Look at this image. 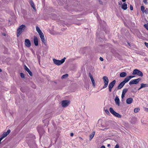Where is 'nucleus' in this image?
<instances>
[{
    "label": "nucleus",
    "mask_w": 148,
    "mask_h": 148,
    "mask_svg": "<svg viewBox=\"0 0 148 148\" xmlns=\"http://www.w3.org/2000/svg\"><path fill=\"white\" fill-rule=\"evenodd\" d=\"M95 134V132H93L90 135V140H91Z\"/></svg>",
    "instance_id": "22"
},
{
    "label": "nucleus",
    "mask_w": 148,
    "mask_h": 148,
    "mask_svg": "<svg viewBox=\"0 0 148 148\" xmlns=\"http://www.w3.org/2000/svg\"><path fill=\"white\" fill-rule=\"evenodd\" d=\"M71 101L70 100H65V107L68 106L70 103Z\"/></svg>",
    "instance_id": "21"
},
{
    "label": "nucleus",
    "mask_w": 148,
    "mask_h": 148,
    "mask_svg": "<svg viewBox=\"0 0 148 148\" xmlns=\"http://www.w3.org/2000/svg\"><path fill=\"white\" fill-rule=\"evenodd\" d=\"M115 102L116 104L119 106L120 105V100L117 96H116L115 99Z\"/></svg>",
    "instance_id": "16"
},
{
    "label": "nucleus",
    "mask_w": 148,
    "mask_h": 148,
    "mask_svg": "<svg viewBox=\"0 0 148 148\" xmlns=\"http://www.w3.org/2000/svg\"><path fill=\"white\" fill-rule=\"evenodd\" d=\"M43 122L44 123H46L45 125H47L49 123V121L47 120H45L43 121Z\"/></svg>",
    "instance_id": "26"
},
{
    "label": "nucleus",
    "mask_w": 148,
    "mask_h": 148,
    "mask_svg": "<svg viewBox=\"0 0 148 148\" xmlns=\"http://www.w3.org/2000/svg\"><path fill=\"white\" fill-rule=\"evenodd\" d=\"M140 80V78L132 80L129 82V84L130 85H131L132 84H137Z\"/></svg>",
    "instance_id": "6"
},
{
    "label": "nucleus",
    "mask_w": 148,
    "mask_h": 148,
    "mask_svg": "<svg viewBox=\"0 0 148 148\" xmlns=\"http://www.w3.org/2000/svg\"><path fill=\"white\" fill-rule=\"evenodd\" d=\"M109 110L110 113L115 116L118 118L121 117V116L118 113L115 112L112 108H110Z\"/></svg>",
    "instance_id": "3"
},
{
    "label": "nucleus",
    "mask_w": 148,
    "mask_h": 148,
    "mask_svg": "<svg viewBox=\"0 0 148 148\" xmlns=\"http://www.w3.org/2000/svg\"><path fill=\"white\" fill-rule=\"evenodd\" d=\"M24 69L28 73L30 76H32V74L30 70L27 67L26 65L24 66Z\"/></svg>",
    "instance_id": "12"
},
{
    "label": "nucleus",
    "mask_w": 148,
    "mask_h": 148,
    "mask_svg": "<svg viewBox=\"0 0 148 148\" xmlns=\"http://www.w3.org/2000/svg\"><path fill=\"white\" fill-rule=\"evenodd\" d=\"M121 7L124 10H126L127 8V5L125 3H124L122 5H121Z\"/></svg>",
    "instance_id": "19"
},
{
    "label": "nucleus",
    "mask_w": 148,
    "mask_h": 148,
    "mask_svg": "<svg viewBox=\"0 0 148 148\" xmlns=\"http://www.w3.org/2000/svg\"><path fill=\"white\" fill-rule=\"evenodd\" d=\"M145 111L148 112V108H146L145 109Z\"/></svg>",
    "instance_id": "46"
},
{
    "label": "nucleus",
    "mask_w": 148,
    "mask_h": 148,
    "mask_svg": "<svg viewBox=\"0 0 148 148\" xmlns=\"http://www.w3.org/2000/svg\"><path fill=\"white\" fill-rule=\"evenodd\" d=\"M122 1L123 2H125L126 1V0H122Z\"/></svg>",
    "instance_id": "49"
},
{
    "label": "nucleus",
    "mask_w": 148,
    "mask_h": 148,
    "mask_svg": "<svg viewBox=\"0 0 148 148\" xmlns=\"http://www.w3.org/2000/svg\"><path fill=\"white\" fill-rule=\"evenodd\" d=\"M141 87L144 88L147 87L148 86V84H141Z\"/></svg>",
    "instance_id": "24"
},
{
    "label": "nucleus",
    "mask_w": 148,
    "mask_h": 148,
    "mask_svg": "<svg viewBox=\"0 0 148 148\" xmlns=\"http://www.w3.org/2000/svg\"><path fill=\"white\" fill-rule=\"evenodd\" d=\"M114 148H119V146L118 145L116 144L115 147Z\"/></svg>",
    "instance_id": "37"
},
{
    "label": "nucleus",
    "mask_w": 148,
    "mask_h": 148,
    "mask_svg": "<svg viewBox=\"0 0 148 148\" xmlns=\"http://www.w3.org/2000/svg\"><path fill=\"white\" fill-rule=\"evenodd\" d=\"M144 27L148 30V24H145L144 25Z\"/></svg>",
    "instance_id": "28"
},
{
    "label": "nucleus",
    "mask_w": 148,
    "mask_h": 148,
    "mask_svg": "<svg viewBox=\"0 0 148 148\" xmlns=\"http://www.w3.org/2000/svg\"><path fill=\"white\" fill-rule=\"evenodd\" d=\"M100 148H105V147L104 146H102Z\"/></svg>",
    "instance_id": "45"
},
{
    "label": "nucleus",
    "mask_w": 148,
    "mask_h": 148,
    "mask_svg": "<svg viewBox=\"0 0 148 148\" xmlns=\"http://www.w3.org/2000/svg\"><path fill=\"white\" fill-rule=\"evenodd\" d=\"M34 43L35 45L37 46L38 45V39L36 36L34 37Z\"/></svg>",
    "instance_id": "18"
},
{
    "label": "nucleus",
    "mask_w": 148,
    "mask_h": 148,
    "mask_svg": "<svg viewBox=\"0 0 148 148\" xmlns=\"http://www.w3.org/2000/svg\"><path fill=\"white\" fill-rule=\"evenodd\" d=\"M132 75H136L140 77H142L143 75V73L140 70L135 69L134 70L132 73Z\"/></svg>",
    "instance_id": "4"
},
{
    "label": "nucleus",
    "mask_w": 148,
    "mask_h": 148,
    "mask_svg": "<svg viewBox=\"0 0 148 148\" xmlns=\"http://www.w3.org/2000/svg\"><path fill=\"white\" fill-rule=\"evenodd\" d=\"M103 80L104 85L103 86V88H106L108 86L109 82V80L108 78L106 76L103 77Z\"/></svg>",
    "instance_id": "5"
},
{
    "label": "nucleus",
    "mask_w": 148,
    "mask_h": 148,
    "mask_svg": "<svg viewBox=\"0 0 148 148\" xmlns=\"http://www.w3.org/2000/svg\"><path fill=\"white\" fill-rule=\"evenodd\" d=\"M110 146V144H108V147H109Z\"/></svg>",
    "instance_id": "50"
},
{
    "label": "nucleus",
    "mask_w": 148,
    "mask_h": 148,
    "mask_svg": "<svg viewBox=\"0 0 148 148\" xmlns=\"http://www.w3.org/2000/svg\"><path fill=\"white\" fill-rule=\"evenodd\" d=\"M140 110V109L138 108H135L134 110V112L135 113H137Z\"/></svg>",
    "instance_id": "25"
},
{
    "label": "nucleus",
    "mask_w": 148,
    "mask_h": 148,
    "mask_svg": "<svg viewBox=\"0 0 148 148\" xmlns=\"http://www.w3.org/2000/svg\"><path fill=\"white\" fill-rule=\"evenodd\" d=\"M127 91V88L124 89L122 91V94L121 95V98L123 99L125 96V95Z\"/></svg>",
    "instance_id": "13"
},
{
    "label": "nucleus",
    "mask_w": 148,
    "mask_h": 148,
    "mask_svg": "<svg viewBox=\"0 0 148 148\" xmlns=\"http://www.w3.org/2000/svg\"><path fill=\"white\" fill-rule=\"evenodd\" d=\"M99 2L100 4L103 5V3L100 0H99Z\"/></svg>",
    "instance_id": "39"
},
{
    "label": "nucleus",
    "mask_w": 148,
    "mask_h": 148,
    "mask_svg": "<svg viewBox=\"0 0 148 148\" xmlns=\"http://www.w3.org/2000/svg\"><path fill=\"white\" fill-rule=\"evenodd\" d=\"M2 71V70L1 69H0V72H1Z\"/></svg>",
    "instance_id": "53"
},
{
    "label": "nucleus",
    "mask_w": 148,
    "mask_h": 148,
    "mask_svg": "<svg viewBox=\"0 0 148 148\" xmlns=\"http://www.w3.org/2000/svg\"><path fill=\"white\" fill-rule=\"evenodd\" d=\"M127 75V73L125 72H122L120 73V76L121 77H124L126 76Z\"/></svg>",
    "instance_id": "20"
},
{
    "label": "nucleus",
    "mask_w": 148,
    "mask_h": 148,
    "mask_svg": "<svg viewBox=\"0 0 148 148\" xmlns=\"http://www.w3.org/2000/svg\"><path fill=\"white\" fill-rule=\"evenodd\" d=\"M100 60L101 61H102L103 60V58H102V57H100Z\"/></svg>",
    "instance_id": "41"
},
{
    "label": "nucleus",
    "mask_w": 148,
    "mask_h": 148,
    "mask_svg": "<svg viewBox=\"0 0 148 148\" xmlns=\"http://www.w3.org/2000/svg\"><path fill=\"white\" fill-rule=\"evenodd\" d=\"M145 45L148 48V43H146L145 42Z\"/></svg>",
    "instance_id": "38"
},
{
    "label": "nucleus",
    "mask_w": 148,
    "mask_h": 148,
    "mask_svg": "<svg viewBox=\"0 0 148 148\" xmlns=\"http://www.w3.org/2000/svg\"><path fill=\"white\" fill-rule=\"evenodd\" d=\"M65 78V75H64L62 77V79H63Z\"/></svg>",
    "instance_id": "42"
},
{
    "label": "nucleus",
    "mask_w": 148,
    "mask_h": 148,
    "mask_svg": "<svg viewBox=\"0 0 148 148\" xmlns=\"http://www.w3.org/2000/svg\"><path fill=\"white\" fill-rule=\"evenodd\" d=\"M68 76V75L67 74H65V77H67Z\"/></svg>",
    "instance_id": "48"
},
{
    "label": "nucleus",
    "mask_w": 148,
    "mask_h": 148,
    "mask_svg": "<svg viewBox=\"0 0 148 148\" xmlns=\"http://www.w3.org/2000/svg\"><path fill=\"white\" fill-rule=\"evenodd\" d=\"M142 88V87H141V86H140V87L138 89V90H140V89H141V88Z\"/></svg>",
    "instance_id": "47"
},
{
    "label": "nucleus",
    "mask_w": 148,
    "mask_h": 148,
    "mask_svg": "<svg viewBox=\"0 0 148 148\" xmlns=\"http://www.w3.org/2000/svg\"><path fill=\"white\" fill-rule=\"evenodd\" d=\"M90 79L91 80L92 84L93 86L95 87V81L93 79V78H92L91 79Z\"/></svg>",
    "instance_id": "23"
},
{
    "label": "nucleus",
    "mask_w": 148,
    "mask_h": 148,
    "mask_svg": "<svg viewBox=\"0 0 148 148\" xmlns=\"http://www.w3.org/2000/svg\"><path fill=\"white\" fill-rule=\"evenodd\" d=\"M134 77L135 76H130L127 77L124 79L123 82H124L125 84V83L128 82L131 79Z\"/></svg>",
    "instance_id": "8"
},
{
    "label": "nucleus",
    "mask_w": 148,
    "mask_h": 148,
    "mask_svg": "<svg viewBox=\"0 0 148 148\" xmlns=\"http://www.w3.org/2000/svg\"><path fill=\"white\" fill-rule=\"evenodd\" d=\"M73 133H71L70 134V136H73Z\"/></svg>",
    "instance_id": "44"
},
{
    "label": "nucleus",
    "mask_w": 148,
    "mask_h": 148,
    "mask_svg": "<svg viewBox=\"0 0 148 148\" xmlns=\"http://www.w3.org/2000/svg\"><path fill=\"white\" fill-rule=\"evenodd\" d=\"M1 1H0V4H1L2 3L1 2Z\"/></svg>",
    "instance_id": "51"
},
{
    "label": "nucleus",
    "mask_w": 148,
    "mask_h": 148,
    "mask_svg": "<svg viewBox=\"0 0 148 148\" xmlns=\"http://www.w3.org/2000/svg\"><path fill=\"white\" fill-rule=\"evenodd\" d=\"M40 37L41 38L42 42L44 43L45 45L46 44V41L45 39L44 36L43 34L42 33L39 35Z\"/></svg>",
    "instance_id": "11"
},
{
    "label": "nucleus",
    "mask_w": 148,
    "mask_h": 148,
    "mask_svg": "<svg viewBox=\"0 0 148 148\" xmlns=\"http://www.w3.org/2000/svg\"><path fill=\"white\" fill-rule=\"evenodd\" d=\"M10 130H8L7 132H4L3 133L1 137L3 138L7 136L10 133Z\"/></svg>",
    "instance_id": "9"
},
{
    "label": "nucleus",
    "mask_w": 148,
    "mask_h": 148,
    "mask_svg": "<svg viewBox=\"0 0 148 148\" xmlns=\"http://www.w3.org/2000/svg\"><path fill=\"white\" fill-rule=\"evenodd\" d=\"M53 63L56 65L59 66L62 64L65 61V57L60 60H57L55 59H53Z\"/></svg>",
    "instance_id": "2"
},
{
    "label": "nucleus",
    "mask_w": 148,
    "mask_h": 148,
    "mask_svg": "<svg viewBox=\"0 0 148 148\" xmlns=\"http://www.w3.org/2000/svg\"><path fill=\"white\" fill-rule=\"evenodd\" d=\"M143 2L145 4H147V0H143Z\"/></svg>",
    "instance_id": "36"
},
{
    "label": "nucleus",
    "mask_w": 148,
    "mask_h": 148,
    "mask_svg": "<svg viewBox=\"0 0 148 148\" xmlns=\"http://www.w3.org/2000/svg\"><path fill=\"white\" fill-rule=\"evenodd\" d=\"M133 99L132 98H129L127 99L126 100V103L128 104H130L132 102Z\"/></svg>",
    "instance_id": "14"
},
{
    "label": "nucleus",
    "mask_w": 148,
    "mask_h": 148,
    "mask_svg": "<svg viewBox=\"0 0 148 148\" xmlns=\"http://www.w3.org/2000/svg\"><path fill=\"white\" fill-rule=\"evenodd\" d=\"M141 10L142 12H144L145 10V8L143 5H142L141 7Z\"/></svg>",
    "instance_id": "27"
},
{
    "label": "nucleus",
    "mask_w": 148,
    "mask_h": 148,
    "mask_svg": "<svg viewBox=\"0 0 148 148\" xmlns=\"http://www.w3.org/2000/svg\"><path fill=\"white\" fill-rule=\"evenodd\" d=\"M130 10H133V7L132 6V5H130Z\"/></svg>",
    "instance_id": "34"
},
{
    "label": "nucleus",
    "mask_w": 148,
    "mask_h": 148,
    "mask_svg": "<svg viewBox=\"0 0 148 148\" xmlns=\"http://www.w3.org/2000/svg\"><path fill=\"white\" fill-rule=\"evenodd\" d=\"M25 46L28 47H30L31 45L30 42L28 39H26L25 40Z\"/></svg>",
    "instance_id": "10"
},
{
    "label": "nucleus",
    "mask_w": 148,
    "mask_h": 148,
    "mask_svg": "<svg viewBox=\"0 0 148 148\" xmlns=\"http://www.w3.org/2000/svg\"><path fill=\"white\" fill-rule=\"evenodd\" d=\"M3 35L5 36V34H3Z\"/></svg>",
    "instance_id": "54"
},
{
    "label": "nucleus",
    "mask_w": 148,
    "mask_h": 148,
    "mask_svg": "<svg viewBox=\"0 0 148 148\" xmlns=\"http://www.w3.org/2000/svg\"><path fill=\"white\" fill-rule=\"evenodd\" d=\"M62 107H65V100H63L62 101Z\"/></svg>",
    "instance_id": "29"
},
{
    "label": "nucleus",
    "mask_w": 148,
    "mask_h": 148,
    "mask_svg": "<svg viewBox=\"0 0 148 148\" xmlns=\"http://www.w3.org/2000/svg\"><path fill=\"white\" fill-rule=\"evenodd\" d=\"M21 76L22 78H24V75L23 73H21Z\"/></svg>",
    "instance_id": "32"
},
{
    "label": "nucleus",
    "mask_w": 148,
    "mask_h": 148,
    "mask_svg": "<svg viewBox=\"0 0 148 148\" xmlns=\"http://www.w3.org/2000/svg\"><path fill=\"white\" fill-rule=\"evenodd\" d=\"M128 45H129V46H130V45L129 43H128Z\"/></svg>",
    "instance_id": "52"
},
{
    "label": "nucleus",
    "mask_w": 148,
    "mask_h": 148,
    "mask_svg": "<svg viewBox=\"0 0 148 148\" xmlns=\"http://www.w3.org/2000/svg\"><path fill=\"white\" fill-rule=\"evenodd\" d=\"M105 111L106 113L107 114H110V113L108 110H105Z\"/></svg>",
    "instance_id": "31"
},
{
    "label": "nucleus",
    "mask_w": 148,
    "mask_h": 148,
    "mask_svg": "<svg viewBox=\"0 0 148 148\" xmlns=\"http://www.w3.org/2000/svg\"><path fill=\"white\" fill-rule=\"evenodd\" d=\"M89 76L90 77V79L93 78L91 74L90 73H89Z\"/></svg>",
    "instance_id": "33"
},
{
    "label": "nucleus",
    "mask_w": 148,
    "mask_h": 148,
    "mask_svg": "<svg viewBox=\"0 0 148 148\" xmlns=\"http://www.w3.org/2000/svg\"><path fill=\"white\" fill-rule=\"evenodd\" d=\"M25 26L23 25L19 27L17 31V37L19 36L21 34L25 29Z\"/></svg>",
    "instance_id": "1"
},
{
    "label": "nucleus",
    "mask_w": 148,
    "mask_h": 148,
    "mask_svg": "<svg viewBox=\"0 0 148 148\" xmlns=\"http://www.w3.org/2000/svg\"><path fill=\"white\" fill-rule=\"evenodd\" d=\"M116 83V81L114 80L111 82L108 85L109 90L110 92H111L112 89Z\"/></svg>",
    "instance_id": "7"
},
{
    "label": "nucleus",
    "mask_w": 148,
    "mask_h": 148,
    "mask_svg": "<svg viewBox=\"0 0 148 148\" xmlns=\"http://www.w3.org/2000/svg\"><path fill=\"white\" fill-rule=\"evenodd\" d=\"M36 30L37 31V32H38L40 31V30H41L39 28V27L37 26L36 27Z\"/></svg>",
    "instance_id": "30"
},
{
    "label": "nucleus",
    "mask_w": 148,
    "mask_h": 148,
    "mask_svg": "<svg viewBox=\"0 0 148 148\" xmlns=\"http://www.w3.org/2000/svg\"><path fill=\"white\" fill-rule=\"evenodd\" d=\"M122 3V2H119L118 3V4H119V5H121Z\"/></svg>",
    "instance_id": "43"
},
{
    "label": "nucleus",
    "mask_w": 148,
    "mask_h": 148,
    "mask_svg": "<svg viewBox=\"0 0 148 148\" xmlns=\"http://www.w3.org/2000/svg\"><path fill=\"white\" fill-rule=\"evenodd\" d=\"M38 33L39 34V35L40 34H42L43 33L42 32V31L41 30H40V31H39L38 32Z\"/></svg>",
    "instance_id": "40"
},
{
    "label": "nucleus",
    "mask_w": 148,
    "mask_h": 148,
    "mask_svg": "<svg viewBox=\"0 0 148 148\" xmlns=\"http://www.w3.org/2000/svg\"><path fill=\"white\" fill-rule=\"evenodd\" d=\"M29 3L32 7L33 8V9L34 10L36 11V9L35 7V5L32 0H29Z\"/></svg>",
    "instance_id": "15"
},
{
    "label": "nucleus",
    "mask_w": 148,
    "mask_h": 148,
    "mask_svg": "<svg viewBox=\"0 0 148 148\" xmlns=\"http://www.w3.org/2000/svg\"><path fill=\"white\" fill-rule=\"evenodd\" d=\"M145 13L147 14L148 12V9H146L145 10V11H144Z\"/></svg>",
    "instance_id": "35"
},
{
    "label": "nucleus",
    "mask_w": 148,
    "mask_h": 148,
    "mask_svg": "<svg viewBox=\"0 0 148 148\" xmlns=\"http://www.w3.org/2000/svg\"><path fill=\"white\" fill-rule=\"evenodd\" d=\"M125 84L124 83V82L123 81L121 82L118 85L117 88L118 89H121L123 87Z\"/></svg>",
    "instance_id": "17"
}]
</instances>
